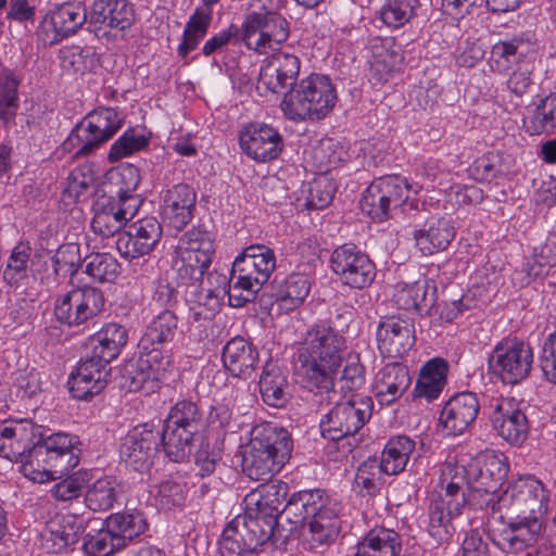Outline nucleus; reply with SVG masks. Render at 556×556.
<instances>
[{"mask_svg": "<svg viewBox=\"0 0 556 556\" xmlns=\"http://www.w3.org/2000/svg\"><path fill=\"white\" fill-rule=\"evenodd\" d=\"M178 318L172 309L164 308L152 317L141 336L139 358L134 371H129L131 391L153 392L174 369V359L166 345L177 332Z\"/></svg>", "mask_w": 556, "mask_h": 556, "instance_id": "1", "label": "nucleus"}, {"mask_svg": "<svg viewBox=\"0 0 556 556\" xmlns=\"http://www.w3.org/2000/svg\"><path fill=\"white\" fill-rule=\"evenodd\" d=\"M344 350L345 338L337 329L326 321L315 324L298 351L295 372L306 388L328 391Z\"/></svg>", "mask_w": 556, "mask_h": 556, "instance_id": "2", "label": "nucleus"}, {"mask_svg": "<svg viewBox=\"0 0 556 556\" xmlns=\"http://www.w3.org/2000/svg\"><path fill=\"white\" fill-rule=\"evenodd\" d=\"M290 433L270 422L258 424L250 431L242 451V470L252 480L267 481L281 471L291 457Z\"/></svg>", "mask_w": 556, "mask_h": 556, "instance_id": "3", "label": "nucleus"}, {"mask_svg": "<svg viewBox=\"0 0 556 556\" xmlns=\"http://www.w3.org/2000/svg\"><path fill=\"white\" fill-rule=\"evenodd\" d=\"M465 467L453 462L440 468L438 482L430 495L427 531L437 543L446 542L454 533L453 519L459 517L466 506Z\"/></svg>", "mask_w": 556, "mask_h": 556, "instance_id": "4", "label": "nucleus"}, {"mask_svg": "<svg viewBox=\"0 0 556 556\" xmlns=\"http://www.w3.org/2000/svg\"><path fill=\"white\" fill-rule=\"evenodd\" d=\"M276 268L274 251L263 244L247 247L233 261L228 278V302L242 307L255 299Z\"/></svg>", "mask_w": 556, "mask_h": 556, "instance_id": "5", "label": "nucleus"}, {"mask_svg": "<svg viewBox=\"0 0 556 556\" xmlns=\"http://www.w3.org/2000/svg\"><path fill=\"white\" fill-rule=\"evenodd\" d=\"M336 102L337 92L329 77L311 74L283 94L280 109L293 122L318 121L332 111Z\"/></svg>", "mask_w": 556, "mask_h": 556, "instance_id": "6", "label": "nucleus"}, {"mask_svg": "<svg viewBox=\"0 0 556 556\" xmlns=\"http://www.w3.org/2000/svg\"><path fill=\"white\" fill-rule=\"evenodd\" d=\"M251 12L241 24V39L245 48L257 54L279 50L289 38V23L274 12V0H250Z\"/></svg>", "mask_w": 556, "mask_h": 556, "instance_id": "7", "label": "nucleus"}, {"mask_svg": "<svg viewBox=\"0 0 556 556\" xmlns=\"http://www.w3.org/2000/svg\"><path fill=\"white\" fill-rule=\"evenodd\" d=\"M215 254L213 235L202 227H193L178 240L173 257L177 280L193 286L203 279Z\"/></svg>", "mask_w": 556, "mask_h": 556, "instance_id": "8", "label": "nucleus"}, {"mask_svg": "<svg viewBox=\"0 0 556 556\" xmlns=\"http://www.w3.org/2000/svg\"><path fill=\"white\" fill-rule=\"evenodd\" d=\"M200 422L201 413L192 401H178L170 408L161 433L163 450L169 460L181 463L188 457Z\"/></svg>", "mask_w": 556, "mask_h": 556, "instance_id": "9", "label": "nucleus"}, {"mask_svg": "<svg viewBox=\"0 0 556 556\" xmlns=\"http://www.w3.org/2000/svg\"><path fill=\"white\" fill-rule=\"evenodd\" d=\"M549 504V491L534 476L527 475L510 481L498 495L500 513L545 518Z\"/></svg>", "mask_w": 556, "mask_h": 556, "instance_id": "10", "label": "nucleus"}, {"mask_svg": "<svg viewBox=\"0 0 556 556\" xmlns=\"http://www.w3.org/2000/svg\"><path fill=\"white\" fill-rule=\"evenodd\" d=\"M117 110L99 108L76 126L64 142L65 149H76L75 155H87L112 138L122 126Z\"/></svg>", "mask_w": 556, "mask_h": 556, "instance_id": "11", "label": "nucleus"}, {"mask_svg": "<svg viewBox=\"0 0 556 556\" xmlns=\"http://www.w3.org/2000/svg\"><path fill=\"white\" fill-rule=\"evenodd\" d=\"M371 400L361 395H344L319 422L321 435L338 441L355 434L370 419Z\"/></svg>", "mask_w": 556, "mask_h": 556, "instance_id": "12", "label": "nucleus"}, {"mask_svg": "<svg viewBox=\"0 0 556 556\" xmlns=\"http://www.w3.org/2000/svg\"><path fill=\"white\" fill-rule=\"evenodd\" d=\"M500 518L501 522L490 528L489 536L504 553H522L535 545L544 532L545 518L510 514Z\"/></svg>", "mask_w": 556, "mask_h": 556, "instance_id": "13", "label": "nucleus"}, {"mask_svg": "<svg viewBox=\"0 0 556 556\" xmlns=\"http://www.w3.org/2000/svg\"><path fill=\"white\" fill-rule=\"evenodd\" d=\"M533 365V351L518 338H504L492 350L489 367L502 382L517 384L527 379Z\"/></svg>", "mask_w": 556, "mask_h": 556, "instance_id": "14", "label": "nucleus"}, {"mask_svg": "<svg viewBox=\"0 0 556 556\" xmlns=\"http://www.w3.org/2000/svg\"><path fill=\"white\" fill-rule=\"evenodd\" d=\"M105 303L104 294L98 288H73L56 299L54 315L68 327L87 326L104 312Z\"/></svg>", "mask_w": 556, "mask_h": 556, "instance_id": "15", "label": "nucleus"}, {"mask_svg": "<svg viewBox=\"0 0 556 556\" xmlns=\"http://www.w3.org/2000/svg\"><path fill=\"white\" fill-rule=\"evenodd\" d=\"M330 268L342 285L353 289L366 288L376 278L375 263L354 243H343L332 251Z\"/></svg>", "mask_w": 556, "mask_h": 556, "instance_id": "16", "label": "nucleus"}, {"mask_svg": "<svg viewBox=\"0 0 556 556\" xmlns=\"http://www.w3.org/2000/svg\"><path fill=\"white\" fill-rule=\"evenodd\" d=\"M160 443H162V435L154 425H138L123 439L119 457L135 471L148 472L153 465Z\"/></svg>", "mask_w": 556, "mask_h": 556, "instance_id": "17", "label": "nucleus"}, {"mask_svg": "<svg viewBox=\"0 0 556 556\" xmlns=\"http://www.w3.org/2000/svg\"><path fill=\"white\" fill-rule=\"evenodd\" d=\"M140 204L139 198L117 200L105 194L99 195L92 204L93 232L102 238L113 237L136 216Z\"/></svg>", "mask_w": 556, "mask_h": 556, "instance_id": "18", "label": "nucleus"}, {"mask_svg": "<svg viewBox=\"0 0 556 556\" xmlns=\"http://www.w3.org/2000/svg\"><path fill=\"white\" fill-rule=\"evenodd\" d=\"M87 21L86 8L79 3H64L50 10L37 28V39L52 46L75 34Z\"/></svg>", "mask_w": 556, "mask_h": 556, "instance_id": "19", "label": "nucleus"}, {"mask_svg": "<svg viewBox=\"0 0 556 556\" xmlns=\"http://www.w3.org/2000/svg\"><path fill=\"white\" fill-rule=\"evenodd\" d=\"M301 67L300 59L288 52L275 53L263 61L256 89L261 96L279 93L295 84Z\"/></svg>", "mask_w": 556, "mask_h": 556, "instance_id": "20", "label": "nucleus"}, {"mask_svg": "<svg viewBox=\"0 0 556 556\" xmlns=\"http://www.w3.org/2000/svg\"><path fill=\"white\" fill-rule=\"evenodd\" d=\"M163 229L156 217L138 219L128 230L118 235L116 250L125 260H134L152 252L162 238Z\"/></svg>", "mask_w": 556, "mask_h": 556, "instance_id": "21", "label": "nucleus"}, {"mask_svg": "<svg viewBox=\"0 0 556 556\" xmlns=\"http://www.w3.org/2000/svg\"><path fill=\"white\" fill-rule=\"evenodd\" d=\"M377 346L386 357H402L415 344V329L408 318L384 316L380 319L377 331Z\"/></svg>", "mask_w": 556, "mask_h": 556, "instance_id": "22", "label": "nucleus"}, {"mask_svg": "<svg viewBox=\"0 0 556 556\" xmlns=\"http://www.w3.org/2000/svg\"><path fill=\"white\" fill-rule=\"evenodd\" d=\"M243 153L256 162H269L278 157L282 150V137L274 127L266 124H250L239 137Z\"/></svg>", "mask_w": 556, "mask_h": 556, "instance_id": "23", "label": "nucleus"}, {"mask_svg": "<svg viewBox=\"0 0 556 556\" xmlns=\"http://www.w3.org/2000/svg\"><path fill=\"white\" fill-rule=\"evenodd\" d=\"M490 420L496 433L509 444L520 445L526 441L530 429L529 420L514 400H496Z\"/></svg>", "mask_w": 556, "mask_h": 556, "instance_id": "24", "label": "nucleus"}, {"mask_svg": "<svg viewBox=\"0 0 556 556\" xmlns=\"http://www.w3.org/2000/svg\"><path fill=\"white\" fill-rule=\"evenodd\" d=\"M480 409L478 397L472 392L452 396L443 406L439 422L445 435L463 434L476 420Z\"/></svg>", "mask_w": 556, "mask_h": 556, "instance_id": "25", "label": "nucleus"}, {"mask_svg": "<svg viewBox=\"0 0 556 556\" xmlns=\"http://www.w3.org/2000/svg\"><path fill=\"white\" fill-rule=\"evenodd\" d=\"M108 365L93 355L81 359L68 378L73 397L89 400L99 394L108 383Z\"/></svg>", "mask_w": 556, "mask_h": 556, "instance_id": "26", "label": "nucleus"}, {"mask_svg": "<svg viewBox=\"0 0 556 556\" xmlns=\"http://www.w3.org/2000/svg\"><path fill=\"white\" fill-rule=\"evenodd\" d=\"M135 21V11L128 0H94L90 24L97 36H108L110 30L124 31Z\"/></svg>", "mask_w": 556, "mask_h": 556, "instance_id": "27", "label": "nucleus"}, {"mask_svg": "<svg viewBox=\"0 0 556 556\" xmlns=\"http://www.w3.org/2000/svg\"><path fill=\"white\" fill-rule=\"evenodd\" d=\"M288 483L271 481L260 485L245 496L247 513H254L273 526L278 525V517L282 516V504L288 494Z\"/></svg>", "mask_w": 556, "mask_h": 556, "instance_id": "28", "label": "nucleus"}, {"mask_svg": "<svg viewBox=\"0 0 556 556\" xmlns=\"http://www.w3.org/2000/svg\"><path fill=\"white\" fill-rule=\"evenodd\" d=\"M334 500L321 489L301 490L289 497L282 508V517L295 530L305 527L312 517Z\"/></svg>", "mask_w": 556, "mask_h": 556, "instance_id": "29", "label": "nucleus"}, {"mask_svg": "<svg viewBox=\"0 0 556 556\" xmlns=\"http://www.w3.org/2000/svg\"><path fill=\"white\" fill-rule=\"evenodd\" d=\"M39 446L49 457L50 464L56 467L59 475H64L79 463L80 440L76 434L55 432L46 438L37 439Z\"/></svg>", "mask_w": 556, "mask_h": 556, "instance_id": "30", "label": "nucleus"}, {"mask_svg": "<svg viewBox=\"0 0 556 556\" xmlns=\"http://www.w3.org/2000/svg\"><path fill=\"white\" fill-rule=\"evenodd\" d=\"M197 193L190 186L178 184L168 189L163 198L162 215L169 227L181 230L193 218Z\"/></svg>", "mask_w": 556, "mask_h": 556, "instance_id": "31", "label": "nucleus"}, {"mask_svg": "<svg viewBox=\"0 0 556 556\" xmlns=\"http://www.w3.org/2000/svg\"><path fill=\"white\" fill-rule=\"evenodd\" d=\"M33 422L21 420L0 429V456L13 463L25 459L26 454L37 443V431Z\"/></svg>", "mask_w": 556, "mask_h": 556, "instance_id": "32", "label": "nucleus"}, {"mask_svg": "<svg viewBox=\"0 0 556 556\" xmlns=\"http://www.w3.org/2000/svg\"><path fill=\"white\" fill-rule=\"evenodd\" d=\"M219 0H202V5L195 8L185 24L181 40L177 47V54L189 64V54L194 51L206 37L213 21V9Z\"/></svg>", "mask_w": 556, "mask_h": 556, "instance_id": "33", "label": "nucleus"}, {"mask_svg": "<svg viewBox=\"0 0 556 556\" xmlns=\"http://www.w3.org/2000/svg\"><path fill=\"white\" fill-rule=\"evenodd\" d=\"M408 368L397 362L380 368L374 380L375 396L381 405H390L399 400L410 386Z\"/></svg>", "mask_w": 556, "mask_h": 556, "instance_id": "34", "label": "nucleus"}, {"mask_svg": "<svg viewBox=\"0 0 556 556\" xmlns=\"http://www.w3.org/2000/svg\"><path fill=\"white\" fill-rule=\"evenodd\" d=\"M415 247L422 255L444 251L455 237V228L450 218L431 216L414 231Z\"/></svg>", "mask_w": 556, "mask_h": 556, "instance_id": "35", "label": "nucleus"}, {"mask_svg": "<svg viewBox=\"0 0 556 556\" xmlns=\"http://www.w3.org/2000/svg\"><path fill=\"white\" fill-rule=\"evenodd\" d=\"M222 359L232 376L245 379L257 366L258 351L252 342L242 337H235L225 344Z\"/></svg>", "mask_w": 556, "mask_h": 556, "instance_id": "36", "label": "nucleus"}, {"mask_svg": "<svg viewBox=\"0 0 556 556\" xmlns=\"http://www.w3.org/2000/svg\"><path fill=\"white\" fill-rule=\"evenodd\" d=\"M466 470V478L489 490H498L506 478L508 466L502 455L486 453L472 460Z\"/></svg>", "mask_w": 556, "mask_h": 556, "instance_id": "37", "label": "nucleus"}, {"mask_svg": "<svg viewBox=\"0 0 556 556\" xmlns=\"http://www.w3.org/2000/svg\"><path fill=\"white\" fill-rule=\"evenodd\" d=\"M128 340L127 329L117 323H108L89 338L91 355L110 364L123 351Z\"/></svg>", "mask_w": 556, "mask_h": 556, "instance_id": "38", "label": "nucleus"}, {"mask_svg": "<svg viewBox=\"0 0 556 556\" xmlns=\"http://www.w3.org/2000/svg\"><path fill=\"white\" fill-rule=\"evenodd\" d=\"M370 73L377 81H387L392 72L403 63L404 58L393 38H376L370 45Z\"/></svg>", "mask_w": 556, "mask_h": 556, "instance_id": "39", "label": "nucleus"}, {"mask_svg": "<svg viewBox=\"0 0 556 556\" xmlns=\"http://www.w3.org/2000/svg\"><path fill=\"white\" fill-rule=\"evenodd\" d=\"M401 552V535L392 529L376 527L357 544L353 556H400Z\"/></svg>", "mask_w": 556, "mask_h": 556, "instance_id": "40", "label": "nucleus"}, {"mask_svg": "<svg viewBox=\"0 0 556 556\" xmlns=\"http://www.w3.org/2000/svg\"><path fill=\"white\" fill-rule=\"evenodd\" d=\"M448 364L441 357L428 361L420 369L414 388L415 397H424L431 402L440 396L445 384Z\"/></svg>", "mask_w": 556, "mask_h": 556, "instance_id": "41", "label": "nucleus"}, {"mask_svg": "<svg viewBox=\"0 0 556 556\" xmlns=\"http://www.w3.org/2000/svg\"><path fill=\"white\" fill-rule=\"evenodd\" d=\"M341 508V504L334 500L306 522L313 545L329 544L336 540L340 532Z\"/></svg>", "mask_w": 556, "mask_h": 556, "instance_id": "42", "label": "nucleus"}, {"mask_svg": "<svg viewBox=\"0 0 556 556\" xmlns=\"http://www.w3.org/2000/svg\"><path fill=\"white\" fill-rule=\"evenodd\" d=\"M242 516L236 517L226 527L219 541L222 556H254L258 549L251 538Z\"/></svg>", "mask_w": 556, "mask_h": 556, "instance_id": "43", "label": "nucleus"}, {"mask_svg": "<svg viewBox=\"0 0 556 556\" xmlns=\"http://www.w3.org/2000/svg\"><path fill=\"white\" fill-rule=\"evenodd\" d=\"M415 448L416 442L410 437L405 434L391 437L379 459L384 473L393 476L404 471Z\"/></svg>", "mask_w": 556, "mask_h": 556, "instance_id": "44", "label": "nucleus"}, {"mask_svg": "<svg viewBox=\"0 0 556 556\" xmlns=\"http://www.w3.org/2000/svg\"><path fill=\"white\" fill-rule=\"evenodd\" d=\"M523 127L531 136L552 134L556 129V93L542 98L523 118Z\"/></svg>", "mask_w": 556, "mask_h": 556, "instance_id": "45", "label": "nucleus"}, {"mask_svg": "<svg viewBox=\"0 0 556 556\" xmlns=\"http://www.w3.org/2000/svg\"><path fill=\"white\" fill-rule=\"evenodd\" d=\"M311 290V281L304 274L293 273L281 281L275 291L276 302L286 311H292L304 302Z\"/></svg>", "mask_w": 556, "mask_h": 556, "instance_id": "46", "label": "nucleus"}, {"mask_svg": "<svg viewBox=\"0 0 556 556\" xmlns=\"http://www.w3.org/2000/svg\"><path fill=\"white\" fill-rule=\"evenodd\" d=\"M119 493L115 477L104 476L88 485L85 504L92 511H106L113 508Z\"/></svg>", "mask_w": 556, "mask_h": 556, "instance_id": "47", "label": "nucleus"}, {"mask_svg": "<svg viewBox=\"0 0 556 556\" xmlns=\"http://www.w3.org/2000/svg\"><path fill=\"white\" fill-rule=\"evenodd\" d=\"M83 526L75 515H62L50 523L49 539L51 551L60 553L79 541Z\"/></svg>", "mask_w": 556, "mask_h": 556, "instance_id": "48", "label": "nucleus"}, {"mask_svg": "<svg viewBox=\"0 0 556 556\" xmlns=\"http://www.w3.org/2000/svg\"><path fill=\"white\" fill-rule=\"evenodd\" d=\"M42 446L36 443L20 464V471L25 478L37 483L48 482L55 478L56 467L50 464Z\"/></svg>", "mask_w": 556, "mask_h": 556, "instance_id": "49", "label": "nucleus"}, {"mask_svg": "<svg viewBox=\"0 0 556 556\" xmlns=\"http://www.w3.org/2000/svg\"><path fill=\"white\" fill-rule=\"evenodd\" d=\"M94 190V174L89 166L74 168L67 179L62 200L65 204L86 202Z\"/></svg>", "mask_w": 556, "mask_h": 556, "instance_id": "50", "label": "nucleus"}, {"mask_svg": "<svg viewBox=\"0 0 556 556\" xmlns=\"http://www.w3.org/2000/svg\"><path fill=\"white\" fill-rule=\"evenodd\" d=\"M105 521L115 536L122 539L123 547L127 541L139 536L148 528L147 519L139 510L113 514Z\"/></svg>", "mask_w": 556, "mask_h": 556, "instance_id": "51", "label": "nucleus"}, {"mask_svg": "<svg viewBox=\"0 0 556 556\" xmlns=\"http://www.w3.org/2000/svg\"><path fill=\"white\" fill-rule=\"evenodd\" d=\"M430 281L420 278L412 283L399 282L395 287L393 301L395 305L404 311H420L428 303V291Z\"/></svg>", "mask_w": 556, "mask_h": 556, "instance_id": "52", "label": "nucleus"}, {"mask_svg": "<svg viewBox=\"0 0 556 556\" xmlns=\"http://www.w3.org/2000/svg\"><path fill=\"white\" fill-rule=\"evenodd\" d=\"M384 469L376 457H369L357 468L354 478V491L363 496L377 494L383 484Z\"/></svg>", "mask_w": 556, "mask_h": 556, "instance_id": "53", "label": "nucleus"}, {"mask_svg": "<svg viewBox=\"0 0 556 556\" xmlns=\"http://www.w3.org/2000/svg\"><path fill=\"white\" fill-rule=\"evenodd\" d=\"M154 506L164 511L181 508L187 497V486L174 480H166L150 490Z\"/></svg>", "mask_w": 556, "mask_h": 556, "instance_id": "54", "label": "nucleus"}, {"mask_svg": "<svg viewBox=\"0 0 556 556\" xmlns=\"http://www.w3.org/2000/svg\"><path fill=\"white\" fill-rule=\"evenodd\" d=\"M521 41L517 39L498 41L491 50L490 66L493 72L504 74L515 65L523 64V53L520 51Z\"/></svg>", "mask_w": 556, "mask_h": 556, "instance_id": "55", "label": "nucleus"}, {"mask_svg": "<svg viewBox=\"0 0 556 556\" xmlns=\"http://www.w3.org/2000/svg\"><path fill=\"white\" fill-rule=\"evenodd\" d=\"M418 4V0H386L379 10V18L389 28H400L416 15Z\"/></svg>", "mask_w": 556, "mask_h": 556, "instance_id": "56", "label": "nucleus"}, {"mask_svg": "<svg viewBox=\"0 0 556 556\" xmlns=\"http://www.w3.org/2000/svg\"><path fill=\"white\" fill-rule=\"evenodd\" d=\"M375 182L393 210L407 201L410 191L417 193L421 189L419 184L410 185L406 178L397 175L380 177Z\"/></svg>", "mask_w": 556, "mask_h": 556, "instance_id": "57", "label": "nucleus"}, {"mask_svg": "<svg viewBox=\"0 0 556 556\" xmlns=\"http://www.w3.org/2000/svg\"><path fill=\"white\" fill-rule=\"evenodd\" d=\"M216 281L222 283V287L215 289H207L205 294H201L198 304L192 307L194 319H211L219 309L222 301L228 292V278L224 275H216Z\"/></svg>", "mask_w": 556, "mask_h": 556, "instance_id": "58", "label": "nucleus"}, {"mask_svg": "<svg viewBox=\"0 0 556 556\" xmlns=\"http://www.w3.org/2000/svg\"><path fill=\"white\" fill-rule=\"evenodd\" d=\"M83 548L88 556H110L114 552L123 548L122 539L116 538L114 532L108 527L98 530L96 533H88Z\"/></svg>", "mask_w": 556, "mask_h": 556, "instance_id": "59", "label": "nucleus"}, {"mask_svg": "<svg viewBox=\"0 0 556 556\" xmlns=\"http://www.w3.org/2000/svg\"><path fill=\"white\" fill-rule=\"evenodd\" d=\"M85 262V273L97 282H112L119 273L117 260L109 253L91 254Z\"/></svg>", "mask_w": 556, "mask_h": 556, "instance_id": "60", "label": "nucleus"}, {"mask_svg": "<svg viewBox=\"0 0 556 556\" xmlns=\"http://www.w3.org/2000/svg\"><path fill=\"white\" fill-rule=\"evenodd\" d=\"M303 193L305 194V206L308 210H323L331 203L336 186L330 178L321 175L308 182Z\"/></svg>", "mask_w": 556, "mask_h": 556, "instance_id": "61", "label": "nucleus"}, {"mask_svg": "<svg viewBox=\"0 0 556 556\" xmlns=\"http://www.w3.org/2000/svg\"><path fill=\"white\" fill-rule=\"evenodd\" d=\"M18 80L12 73L0 76V117L4 123L14 119L18 109Z\"/></svg>", "mask_w": 556, "mask_h": 556, "instance_id": "62", "label": "nucleus"}, {"mask_svg": "<svg viewBox=\"0 0 556 556\" xmlns=\"http://www.w3.org/2000/svg\"><path fill=\"white\" fill-rule=\"evenodd\" d=\"M286 384V379L281 375L263 371L260 378V392L264 403L273 407H282L288 401Z\"/></svg>", "mask_w": 556, "mask_h": 556, "instance_id": "63", "label": "nucleus"}, {"mask_svg": "<svg viewBox=\"0 0 556 556\" xmlns=\"http://www.w3.org/2000/svg\"><path fill=\"white\" fill-rule=\"evenodd\" d=\"M149 139L141 130H126L112 146L109 152L111 161L127 157L148 146Z\"/></svg>", "mask_w": 556, "mask_h": 556, "instance_id": "64", "label": "nucleus"}]
</instances>
